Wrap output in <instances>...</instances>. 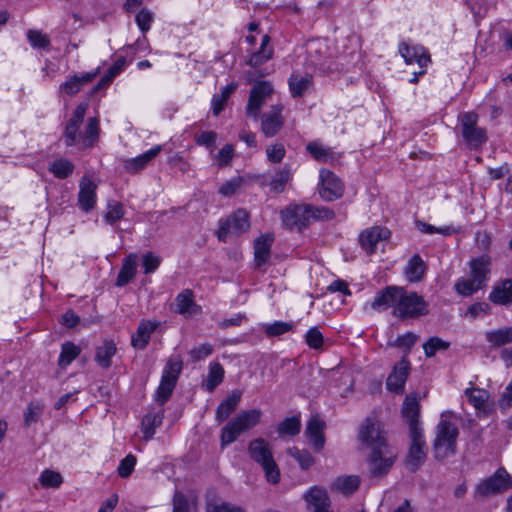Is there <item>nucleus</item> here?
I'll return each instance as SVG.
<instances>
[{
    "mask_svg": "<svg viewBox=\"0 0 512 512\" xmlns=\"http://www.w3.org/2000/svg\"><path fill=\"white\" fill-rule=\"evenodd\" d=\"M124 216L123 205L118 201H109L107 205V212L104 216L109 224H114Z\"/></svg>",
    "mask_w": 512,
    "mask_h": 512,
    "instance_id": "54",
    "label": "nucleus"
},
{
    "mask_svg": "<svg viewBox=\"0 0 512 512\" xmlns=\"http://www.w3.org/2000/svg\"><path fill=\"white\" fill-rule=\"evenodd\" d=\"M270 37L269 35L265 34L262 37L261 45L258 51L253 52L249 59L246 61L247 65L257 68L261 66L262 64L266 63L270 59H272L274 50L273 47L270 46Z\"/></svg>",
    "mask_w": 512,
    "mask_h": 512,
    "instance_id": "31",
    "label": "nucleus"
},
{
    "mask_svg": "<svg viewBox=\"0 0 512 512\" xmlns=\"http://www.w3.org/2000/svg\"><path fill=\"white\" fill-rule=\"evenodd\" d=\"M312 83L311 75L301 76L299 74H293L289 78V88L291 91V95L294 98L301 97L304 92L308 89V87Z\"/></svg>",
    "mask_w": 512,
    "mask_h": 512,
    "instance_id": "40",
    "label": "nucleus"
},
{
    "mask_svg": "<svg viewBox=\"0 0 512 512\" xmlns=\"http://www.w3.org/2000/svg\"><path fill=\"white\" fill-rule=\"evenodd\" d=\"M161 258L153 252H148L142 257V265L145 274L153 273L160 265Z\"/></svg>",
    "mask_w": 512,
    "mask_h": 512,
    "instance_id": "61",
    "label": "nucleus"
},
{
    "mask_svg": "<svg viewBox=\"0 0 512 512\" xmlns=\"http://www.w3.org/2000/svg\"><path fill=\"white\" fill-rule=\"evenodd\" d=\"M27 38L34 48L48 49L50 46V39L48 36L39 30H29L27 32Z\"/></svg>",
    "mask_w": 512,
    "mask_h": 512,
    "instance_id": "55",
    "label": "nucleus"
},
{
    "mask_svg": "<svg viewBox=\"0 0 512 512\" xmlns=\"http://www.w3.org/2000/svg\"><path fill=\"white\" fill-rule=\"evenodd\" d=\"M283 105H274L271 110L262 115L261 129L266 137L275 136L284 124L282 116Z\"/></svg>",
    "mask_w": 512,
    "mask_h": 512,
    "instance_id": "20",
    "label": "nucleus"
},
{
    "mask_svg": "<svg viewBox=\"0 0 512 512\" xmlns=\"http://www.w3.org/2000/svg\"><path fill=\"white\" fill-rule=\"evenodd\" d=\"M401 413L403 418L409 425V432L416 430H422L420 426V397L417 393H411L407 395L403 401Z\"/></svg>",
    "mask_w": 512,
    "mask_h": 512,
    "instance_id": "18",
    "label": "nucleus"
},
{
    "mask_svg": "<svg viewBox=\"0 0 512 512\" xmlns=\"http://www.w3.org/2000/svg\"><path fill=\"white\" fill-rule=\"evenodd\" d=\"M482 286H477L472 278L464 279L461 278L455 283L456 291L462 296H470L477 292Z\"/></svg>",
    "mask_w": 512,
    "mask_h": 512,
    "instance_id": "56",
    "label": "nucleus"
},
{
    "mask_svg": "<svg viewBox=\"0 0 512 512\" xmlns=\"http://www.w3.org/2000/svg\"><path fill=\"white\" fill-rule=\"evenodd\" d=\"M478 116L473 112H466L460 116L462 137L470 149H477L487 141L485 129L477 125Z\"/></svg>",
    "mask_w": 512,
    "mask_h": 512,
    "instance_id": "7",
    "label": "nucleus"
},
{
    "mask_svg": "<svg viewBox=\"0 0 512 512\" xmlns=\"http://www.w3.org/2000/svg\"><path fill=\"white\" fill-rule=\"evenodd\" d=\"M396 454L389 448L375 449L369 457L370 473L373 477H382L393 466Z\"/></svg>",
    "mask_w": 512,
    "mask_h": 512,
    "instance_id": "14",
    "label": "nucleus"
},
{
    "mask_svg": "<svg viewBox=\"0 0 512 512\" xmlns=\"http://www.w3.org/2000/svg\"><path fill=\"white\" fill-rule=\"evenodd\" d=\"M304 499L314 509L330 507V499L327 491L319 486L311 487L305 494Z\"/></svg>",
    "mask_w": 512,
    "mask_h": 512,
    "instance_id": "34",
    "label": "nucleus"
},
{
    "mask_svg": "<svg viewBox=\"0 0 512 512\" xmlns=\"http://www.w3.org/2000/svg\"><path fill=\"white\" fill-rule=\"evenodd\" d=\"M212 353H213V346L208 343L202 344V345L195 347L189 351V355L193 362H198L202 359H205Z\"/></svg>",
    "mask_w": 512,
    "mask_h": 512,
    "instance_id": "64",
    "label": "nucleus"
},
{
    "mask_svg": "<svg viewBox=\"0 0 512 512\" xmlns=\"http://www.w3.org/2000/svg\"><path fill=\"white\" fill-rule=\"evenodd\" d=\"M86 110L87 104H79L76 107L72 117L68 121L64 131V137L67 146H73L78 142V139H81L82 133L79 132V128L83 122Z\"/></svg>",
    "mask_w": 512,
    "mask_h": 512,
    "instance_id": "19",
    "label": "nucleus"
},
{
    "mask_svg": "<svg viewBox=\"0 0 512 512\" xmlns=\"http://www.w3.org/2000/svg\"><path fill=\"white\" fill-rule=\"evenodd\" d=\"M136 457L132 454H128L119 464L118 466V475L121 478H127L129 477L135 467L136 464Z\"/></svg>",
    "mask_w": 512,
    "mask_h": 512,
    "instance_id": "60",
    "label": "nucleus"
},
{
    "mask_svg": "<svg viewBox=\"0 0 512 512\" xmlns=\"http://www.w3.org/2000/svg\"><path fill=\"white\" fill-rule=\"evenodd\" d=\"M324 427L325 423L318 417H312L306 427V435L317 452L321 451L325 444Z\"/></svg>",
    "mask_w": 512,
    "mask_h": 512,
    "instance_id": "26",
    "label": "nucleus"
},
{
    "mask_svg": "<svg viewBox=\"0 0 512 512\" xmlns=\"http://www.w3.org/2000/svg\"><path fill=\"white\" fill-rule=\"evenodd\" d=\"M359 440L371 447L372 451L388 447L380 423L370 418H367L361 426Z\"/></svg>",
    "mask_w": 512,
    "mask_h": 512,
    "instance_id": "13",
    "label": "nucleus"
},
{
    "mask_svg": "<svg viewBox=\"0 0 512 512\" xmlns=\"http://www.w3.org/2000/svg\"><path fill=\"white\" fill-rule=\"evenodd\" d=\"M250 228L249 214L244 209L236 210L226 219L219 221L217 237L222 242H227L230 237H238Z\"/></svg>",
    "mask_w": 512,
    "mask_h": 512,
    "instance_id": "6",
    "label": "nucleus"
},
{
    "mask_svg": "<svg viewBox=\"0 0 512 512\" xmlns=\"http://www.w3.org/2000/svg\"><path fill=\"white\" fill-rule=\"evenodd\" d=\"M138 256L135 253L129 254L123 259L122 267L118 273L116 285L123 287L127 285L136 275Z\"/></svg>",
    "mask_w": 512,
    "mask_h": 512,
    "instance_id": "32",
    "label": "nucleus"
},
{
    "mask_svg": "<svg viewBox=\"0 0 512 512\" xmlns=\"http://www.w3.org/2000/svg\"><path fill=\"white\" fill-rule=\"evenodd\" d=\"M409 371L410 362L406 356H404L394 365L392 372L388 376L386 381L387 389L395 393H402L409 375Z\"/></svg>",
    "mask_w": 512,
    "mask_h": 512,
    "instance_id": "16",
    "label": "nucleus"
},
{
    "mask_svg": "<svg viewBox=\"0 0 512 512\" xmlns=\"http://www.w3.org/2000/svg\"><path fill=\"white\" fill-rule=\"evenodd\" d=\"M491 258L488 255H482L472 259L470 262L471 278L477 286L484 287L490 273Z\"/></svg>",
    "mask_w": 512,
    "mask_h": 512,
    "instance_id": "25",
    "label": "nucleus"
},
{
    "mask_svg": "<svg viewBox=\"0 0 512 512\" xmlns=\"http://www.w3.org/2000/svg\"><path fill=\"white\" fill-rule=\"evenodd\" d=\"M45 405L41 401H31L24 411V426L30 427L37 423L44 412Z\"/></svg>",
    "mask_w": 512,
    "mask_h": 512,
    "instance_id": "44",
    "label": "nucleus"
},
{
    "mask_svg": "<svg viewBox=\"0 0 512 512\" xmlns=\"http://www.w3.org/2000/svg\"><path fill=\"white\" fill-rule=\"evenodd\" d=\"M291 179L290 168L284 166L280 169L270 181L269 185L271 190L275 193H281L284 191L286 184Z\"/></svg>",
    "mask_w": 512,
    "mask_h": 512,
    "instance_id": "50",
    "label": "nucleus"
},
{
    "mask_svg": "<svg viewBox=\"0 0 512 512\" xmlns=\"http://www.w3.org/2000/svg\"><path fill=\"white\" fill-rule=\"evenodd\" d=\"M158 323L149 320L140 322L137 331L132 335L131 344L134 348L143 350L149 343L151 334L157 329Z\"/></svg>",
    "mask_w": 512,
    "mask_h": 512,
    "instance_id": "27",
    "label": "nucleus"
},
{
    "mask_svg": "<svg viewBox=\"0 0 512 512\" xmlns=\"http://www.w3.org/2000/svg\"><path fill=\"white\" fill-rule=\"evenodd\" d=\"M293 325L288 322L276 321L272 324H268L264 327V331L267 336L274 337L283 335L291 331Z\"/></svg>",
    "mask_w": 512,
    "mask_h": 512,
    "instance_id": "57",
    "label": "nucleus"
},
{
    "mask_svg": "<svg viewBox=\"0 0 512 512\" xmlns=\"http://www.w3.org/2000/svg\"><path fill=\"white\" fill-rule=\"evenodd\" d=\"M274 241L272 234H264L254 241V262L257 268L266 264L271 257V247Z\"/></svg>",
    "mask_w": 512,
    "mask_h": 512,
    "instance_id": "24",
    "label": "nucleus"
},
{
    "mask_svg": "<svg viewBox=\"0 0 512 512\" xmlns=\"http://www.w3.org/2000/svg\"><path fill=\"white\" fill-rule=\"evenodd\" d=\"M80 352V347L75 345L73 342L67 341L63 343L58 360L59 366H68L74 359H76L79 356Z\"/></svg>",
    "mask_w": 512,
    "mask_h": 512,
    "instance_id": "46",
    "label": "nucleus"
},
{
    "mask_svg": "<svg viewBox=\"0 0 512 512\" xmlns=\"http://www.w3.org/2000/svg\"><path fill=\"white\" fill-rule=\"evenodd\" d=\"M283 224L290 229L302 231L310 224L308 204L289 205L281 211Z\"/></svg>",
    "mask_w": 512,
    "mask_h": 512,
    "instance_id": "12",
    "label": "nucleus"
},
{
    "mask_svg": "<svg viewBox=\"0 0 512 512\" xmlns=\"http://www.w3.org/2000/svg\"><path fill=\"white\" fill-rule=\"evenodd\" d=\"M425 268L424 261L418 254H416L410 259L405 269L406 277L411 282L419 281L424 275Z\"/></svg>",
    "mask_w": 512,
    "mask_h": 512,
    "instance_id": "42",
    "label": "nucleus"
},
{
    "mask_svg": "<svg viewBox=\"0 0 512 512\" xmlns=\"http://www.w3.org/2000/svg\"><path fill=\"white\" fill-rule=\"evenodd\" d=\"M307 54L315 66H324L328 59L334 57V51L327 39L312 40L307 44Z\"/></svg>",
    "mask_w": 512,
    "mask_h": 512,
    "instance_id": "15",
    "label": "nucleus"
},
{
    "mask_svg": "<svg viewBox=\"0 0 512 512\" xmlns=\"http://www.w3.org/2000/svg\"><path fill=\"white\" fill-rule=\"evenodd\" d=\"M485 338L493 347H501L512 343V327H502L496 330L487 331Z\"/></svg>",
    "mask_w": 512,
    "mask_h": 512,
    "instance_id": "38",
    "label": "nucleus"
},
{
    "mask_svg": "<svg viewBox=\"0 0 512 512\" xmlns=\"http://www.w3.org/2000/svg\"><path fill=\"white\" fill-rule=\"evenodd\" d=\"M248 454L263 469L268 483L276 485L280 482V469L274 459L272 448L266 440L257 438L250 441Z\"/></svg>",
    "mask_w": 512,
    "mask_h": 512,
    "instance_id": "2",
    "label": "nucleus"
},
{
    "mask_svg": "<svg viewBox=\"0 0 512 512\" xmlns=\"http://www.w3.org/2000/svg\"><path fill=\"white\" fill-rule=\"evenodd\" d=\"M399 51L408 64L416 62L421 68H423L427 66L430 61L429 56L424 53L422 48H411L407 44L403 43L400 45Z\"/></svg>",
    "mask_w": 512,
    "mask_h": 512,
    "instance_id": "35",
    "label": "nucleus"
},
{
    "mask_svg": "<svg viewBox=\"0 0 512 512\" xmlns=\"http://www.w3.org/2000/svg\"><path fill=\"white\" fill-rule=\"evenodd\" d=\"M306 343L310 348L319 349L323 345V335L318 327H312L308 330L305 336Z\"/></svg>",
    "mask_w": 512,
    "mask_h": 512,
    "instance_id": "62",
    "label": "nucleus"
},
{
    "mask_svg": "<svg viewBox=\"0 0 512 512\" xmlns=\"http://www.w3.org/2000/svg\"><path fill=\"white\" fill-rule=\"evenodd\" d=\"M116 344L112 340H104L96 347L95 361L103 369H108L112 364V357L116 354Z\"/></svg>",
    "mask_w": 512,
    "mask_h": 512,
    "instance_id": "33",
    "label": "nucleus"
},
{
    "mask_svg": "<svg viewBox=\"0 0 512 512\" xmlns=\"http://www.w3.org/2000/svg\"><path fill=\"white\" fill-rule=\"evenodd\" d=\"M99 74V68L94 72H87L81 76H71L69 77L60 87L61 92L69 96H73L78 93L81 87L85 84L90 83L93 79Z\"/></svg>",
    "mask_w": 512,
    "mask_h": 512,
    "instance_id": "30",
    "label": "nucleus"
},
{
    "mask_svg": "<svg viewBox=\"0 0 512 512\" xmlns=\"http://www.w3.org/2000/svg\"><path fill=\"white\" fill-rule=\"evenodd\" d=\"M428 313L427 303L416 292H408L401 287L393 315L400 319L416 318Z\"/></svg>",
    "mask_w": 512,
    "mask_h": 512,
    "instance_id": "4",
    "label": "nucleus"
},
{
    "mask_svg": "<svg viewBox=\"0 0 512 512\" xmlns=\"http://www.w3.org/2000/svg\"><path fill=\"white\" fill-rule=\"evenodd\" d=\"M182 359L180 356L171 357L164 367L160 385L156 391V401L161 405L171 397L182 371Z\"/></svg>",
    "mask_w": 512,
    "mask_h": 512,
    "instance_id": "5",
    "label": "nucleus"
},
{
    "mask_svg": "<svg viewBox=\"0 0 512 512\" xmlns=\"http://www.w3.org/2000/svg\"><path fill=\"white\" fill-rule=\"evenodd\" d=\"M450 347V342L434 336L429 338L424 344L423 349L427 357L431 358L439 351H446Z\"/></svg>",
    "mask_w": 512,
    "mask_h": 512,
    "instance_id": "49",
    "label": "nucleus"
},
{
    "mask_svg": "<svg viewBox=\"0 0 512 512\" xmlns=\"http://www.w3.org/2000/svg\"><path fill=\"white\" fill-rule=\"evenodd\" d=\"M450 415L442 413L436 427L433 453L437 460L443 461L456 453V441L459 436L458 427L449 419Z\"/></svg>",
    "mask_w": 512,
    "mask_h": 512,
    "instance_id": "1",
    "label": "nucleus"
},
{
    "mask_svg": "<svg viewBox=\"0 0 512 512\" xmlns=\"http://www.w3.org/2000/svg\"><path fill=\"white\" fill-rule=\"evenodd\" d=\"M409 436L411 443L405 461L408 469L415 472L426 460V445L422 430L414 428L413 431L409 432Z\"/></svg>",
    "mask_w": 512,
    "mask_h": 512,
    "instance_id": "10",
    "label": "nucleus"
},
{
    "mask_svg": "<svg viewBox=\"0 0 512 512\" xmlns=\"http://www.w3.org/2000/svg\"><path fill=\"white\" fill-rule=\"evenodd\" d=\"M401 293V287L388 286L381 290L371 302L370 306L373 310L381 311L389 307H396L398 295Z\"/></svg>",
    "mask_w": 512,
    "mask_h": 512,
    "instance_id": "23",
    "label": "nucleus"
},
{
    "mask_svg": "<svg viewBox=\"0 0 512 512\" xmlns=\"http://www.w3.org/2000/svg\"><path fill=\"white\" fill-rule=\"evenodd\" d=\"M74 169L73 164L67 159H57L52 162L49 166V171L54 174L55 177L65 179L72 174Z\"/></svg>",
    "mask_w": 512,
    "mask_h": 512,
    "instance_id": "48",
    "label": "nucleus"
},
{
    "mask_svg": "<svg viewBox=\"0 0 512 512\" xmlns=\"http://www.w3.org/2000/svg\"><path fill=\"white\" fill-rule=\"evenodd\" d=\"M417 339L418 336L416 334L408 332L404 335L399 336L392 345L398 348L405 349L406 352H409L410 349L416 343Z\"/></svg>",
    "mask_w": 512,
    "mask_h": 512,
    "instance_id": "63",
    "label": "nucleus"
},
{
    "mask_svg": "<svg viewBox=\"0 0 512 512\" xmlns=\"http://www.w3.org/2000/svg\"><path fill=\"white\" fill-rule=\"evenodd\" d=\"M512 487V480L507 471L498 469L495 474L479 483L476 487V496L487 497L504 492Z\"/></svg>",
    "mask_w": 512,
    "mask_h": 512,
    "instance_id": "8",
    "label": "nucleus"
},
{
    "mask_svg": "<svg viewBox=\"0 0 512 512\" xmlns=\"http://www.w3.org/2000/svg\"><path fill=\"white\" fill-rule=\"evenodd\" d=\"M245 182L243 177H234L230 179L229 181L225 182L219 189V193L223 196H232L234 195L243 185Z\"/></svg>",
    "mask_w": 512,
    "mask_h": 512,
    "instance_id": "59",
    "label": "nucleus"
},
{
    "mask_svg": "<svg viewBox=\"0 0 512 512\" xmlns=\"http://www.w3.org/2000/svg\"><path fill=\"white\" fill-rule=\"evenodd\" d=\"M163 420V411L157 413H148L141 422L142 432L145 440L151 439L155 434V429L161 425Z\"/></svg>",
    "mask_w": 512,
    "mask_h": 512,
    "instance_id": "39",
    "label": "nucleus"
},
{
    "mask_svg": "<svg viewBox=\"0 0 512 512\" xmlns=\"http://www.w3.org/2000/svg\"><path fill=\"white\" fill-rule=\"evenodd\" d=\"M224 369L218 362H212L209 365V373L204 386L207 391L213 392L215 388L223 381Z\"/></svg>",
    "mask_w": 512,
    "mask_h": 512,
    "instance_id": "43",
    "label": "nucleus"
},
{
    "mask_svg": "<svg viewBox=\"0 0 512 512\" xmlns=\"http://www.w3.org/2000/svg\"><path fill=\"white\" fill-rule=\"evenodd\" d=\"M273 87L268 81H259L254 84L250 91L246 112L249 116L257 119L262 106L273 93Z\"/></svg>",
    "mask_w": 512,
    "mask_h": 512,
    "instance_id": "11",
    "label": "nucleus"
},
{
    "mask_svg": "<svg viewBox=\"0 0 512 512\" xmlns=\"http://www.w3.org/2000/svg\"><path fill=\"white\" fill-rule=\"evenodd\" d=\"M300 420L296 417L287 418L279 424L278 431L280 434L294 436L300 432Z\"/></svg>",
    "mask_w": 512,
    "mask_h": 512,
    "instance_id": "58",
    "label": "nucleus"
},
{
    "mask_svg": "<svg viewBox=\"0 0 512 512\" xmlns=\"http://www.w3.org/2000/svg\"><path fill=\"white\" fill-rule=\"evenodd\" d=\"M465 396L468 398V401L478 410L485 409L486 401L489 398V393L487 390L480 388H467L464 392Z\"/></svg>",
    "mask_w": 512,
    "mask_h": 512,
    "instance_id": "47",
    "label": "nucleus"
},
{
    "mask_svg": "<svg viewBox=\"0 0 512 512\" xmlns=\"http://www.w3.org/2000/svg\"><path fill=\"white\" fill-rule=\"evenodd\" d=\"M63 482L60 473L52 470H44L40 475V483L46 488H58Z\"/></svg>",
    "mask_w": 512,
    "mask_h": 512,
    "instance_id": "53",
    "label": "nucleus"
},
{
    "mask_svg": "<svg viewBox=\"0 0 512 512\" xmlns=\"http://www.w3.org/2000/svg\"><path fill=\"white\" fill-rule=\"evenodd\" d=\"M242 397L240 390H233L217 407L215 419L222 423L225 421L238 407Z\"/></svg>",
    "mask_w": 512,
    "mask_h": 512,
    "instance_id": "28",
    "label": "nucleus"
},
{
    "mask_svg": "<svg viewBox=\"0 0 512 512\" xmlns=\"http://www.w3.org/2000/svg\"><path fill=\"white\" fill-rule=\"evenodd\" d=\"M193 292L189 289L183 290L175 299L176 309L179 314H193L197 311V305L194 302Z\"/></svg>",
    "mask_w": 512,
    "mask_h": 512,
    "instance_id": "37",
    "label": "nucleus"
},
{
    "mask_svg": "<svg viewBox=\"0 0 512 512\" xmlns=\"http://www.w3.org/2000/svg\"><path fill=\"white\" fill-rule=\"evenodd\" d=\"M259 409L242 411L237 417L231 419L221 431V446L226 447L233 443L245 431L255 427L261 419Z\"/></svg>",
    "mask_w": 512,
    "mask_h": 512,
    "instance_id": "3",
    "label": "nucleus"
},
{
    "mask_svg": "<svg viewBox=\"0 0 512 512\" xmlns=\"http://www.w3.org/2000/svg\"><path fill=\"white\" fill-rule=\"evenodd\" d=\"M99 132V119L97 117L89 118L81 137L83 145L85 147L94 145L99 138Z\"/></svg>",
    "mask_w": 512,
    "mask_h": 512,
    "instance_id": "45",
    "label": "nucleus"
},
{
    "mask_svg": "<svg viewBox=\"0 0 512 512\" xmlns=\"http://www.w3.org/2000/svg\"><path fill=\"white\" fill-rule=\"evenodd\" d=\"M309 206V220L313 219L316 221H328L332 220L335 217V212L324 206H313L308 204Z\"/></svg>",
    "mask_w": 512,
    "mask_h": 512,
    "instance_id": "52",
    "label": "nucleus"
},
{
    "mask_svg": "<svg viewBox=\"0 0 512 512\" xmlns=\"http://www.w3.org/2000/svg\"><path fill=\"white\" fill-rule=\"evenodd\" d=\"M359 484L360 479L358 476H340L332 482L330 489L331 491L341 492L345 495H350L358 489Z\"/></svg>",
    "mask_w": 512,
    "mask_h": 512,
    "instance_id": "36",
    "label": "nucleus"
},
{
    "mask_svg": "<svg viewBox=\"0 0 512 512\" xmlns=\"http://www.w3.org/2000/svg\"><path fill=\"white\" fill-rule=\"evenodd\" d=\"M162 150L161 145H157L138 157L128 159L124 162V168L127 172L135 174L150 163Z\"/></svg>",
    "mask_w": 512,
    "mask_h": 512,
    "instance_id": "29",
    "label": "nucleus"
},
{
    "mask_svg": "<svg viewBox=\"0 0 512 512\" xmlns=\"http://www.w3.org/2000/svg\"><path fill=\"white\" fill-rule=\"evenodd\" d=\"M320 197L325 201H334L344 194L345 186L342 180L327 169L320 170Z\"/></svg>",
    "mask_w": 512,
    "mask_h": 512,
    "instance_id": "9",
    "label": "nucleus"
},
{
    "mask_svg": "<svg viewBox=\"0 0 512 512\" xmlns=\"http://www.w3.org/2000/svg\"><path fill=\"white\" fill-rule=\"evenodd\" d=\"M390 237V231L385 227L374 226L361 232L359 243L361 248L369 255L375 252L379 242L385 241Z\"/></svg>",
    "mask_w": 512,
    "mask_h": 512,
    "instance_id": "17",
    "label": "nucleus"
},
{
    "mask_svg": "<svg viewBox=\"0 0 512 512\" xmlns=\"http://www.w3.org/2000/svg\"><path fill=\"white\" fill-rule=\"evenodd\" d=\"M306 149L319 162L330 163L336 160L335 153L330 148H326L317 142L309 143Z\"/></svg>",
    "mask_w": 512,
    "mask_h": 512,
    "instance_id": "41",
    "label": "nucleus"
},
{
    "mask_svg": "<svg viewBox=\"0 0 512 512\" xmlns=\"http://www.w3.org/2000/svg\"><path fill=\"white\" fill-rule=\"evenodd\" d=\"M287 453L299 463L303 470L309 469L315 462L313 456L308 450H301L297 447H292L287 450Z\"/></svg>",
    "mask_w": 512,
    "mask_h": 512,
    "instance_id": "51",
    "label": "nucleus"
},
{
    "mask_svg": "<svg viewBox=\"0 0 512 512\" xmlns=\"http://www.w3.org/2000/svg\"><path fill=\"white\" fill-rule=\"evenodd\" d=\"M79 188V206L83 211L88 212L95 206L97 185L90 177L84 176L80 181Z\"/></svg>",
    "mask_w": 512,
    "mask_h": 512,
    "instance_id": "21",
    "label": "nucleus"
},
{
    "mask_svg": "<svg viewBox=\"0 0 512 512\" xmlns=\"http://www.w3.org/2000/svg\"><path fill=\"white\" fill-rule=\"evenodd\" d=\"M488 299L496 305H512V280L503 279L497 281L489 294Z\"/></svg>",
    "mask_w": 512,
    "mask_h": 512,
    "instance_id": "22",
    "label": "nucleus"
}]
</instances>
